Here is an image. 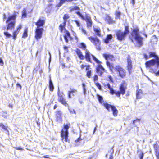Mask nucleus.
<instances>
[{"mask_svg": "<svg viewBox=\"0 0 159 159\" xmlns=\"http://www.w3.org/2000/svg\"><path fill=\"white\" fill-rule=\"evenodd\" d=\"M149 56L150 57H154L155 59L147 61L145 63L146 67L151 68L152 66H155L156 68V71L154 70H152L156 76H159V58L156 55L155 52H150Z\"/></svg>", "mask_w": 159, "mask_h": 159, "instance_id": "f257e3e1", "label": "nucleus"}, {"mask_svg": "<svg viewBox=\"0 0 159 159\" xmlns=\"http://www.w3.org/2000/svg\"><path fill=\"white\" fill-rule=\"evenodd\" d=\"M16 15H14L8 17L7 20L6 21V23H8L6 31L5 27H4L3 29L5 30L4 34V35L8 38L12 37V36L7 32L9 30H11L14 28L15 24V19Z\"/></svg>", "mask_w": 159, "mask_h": 159, "instance_id": "f03ea898", "label": "nucleus"}, {"mask_svg": "<svg viewBox=\"0 0 159 159\" xmlns=\"http://www.w3.org/2000/svg\"><path fill=\"white\" fill-rule=\"evenodd\" d=\"M132 38L131 40L133 42L134 40L135 43L138 47H140L143 45V38L139 34V29L136 27L133 30V32L131 33Z\"/></svg>", "mask_w": 159, "mask_h": 159, "instance_id": "7ed1b4c3", "label": "nucleus"}, {"mask_svg": "<svg viewBox=\"0 0 159 159\" xmlns=\"http://www.w3.org/2000/svg\"><path fill=\"white\" fill-rule=\"evenodd\" d=\"M107 65L110 69V70L111 72H113V70L114 69L116 71L118 72L120 76L122 78H124L125 76V71L120 66H118L115 67L112 66V65L110 64V63L108 61H107Z\"/></svg>", "mask_w": 159, "mask_h": 159, "instance_id": "20e7f679", "label": "nucleus"}, {"mask_svg": "<svg viewBox=\"0 0 159 159\" xmlns=\"http://www.w3.org/2000/svg\"><path fill=\"white\" fill-rule=\"evenodd\" d=\"M80 47L83 49L84 50H85V57L87 61L88 62H91L90 57L91 56L93 59L94 60L96 63L98 64H100L101 63V62L99 60L97 59L95 57L92 55H91L89 52L87 50V49H86V46L84 43H81L80 44Z\"/></svg>", "mask_w": 159, "mask_h": 159, "instance_id": "39448f33", "label": "nucleus"}, {"mask_svg": "<svg viewBox=\"0 0 159 159\" xmlns=\"http://www.w3.org/2000/svg\"><path fill=\"white\" fill-rule=\"evenodd\" d=\"M129 32V28L127 26L125 27V31L124 32H122L120 30L118 31L116 34L117 39L120 41L124 40L126 35Z\"/></svg>", "mask_w": 159, "mask_h": 159, "instance_id": "423d86ee", "label": "nucleus"}, {"mask_svg": "<svg viewBox=\"0 0 159 159\" xmlns=\"http://www.w3.org/2000/svg\"><path fill=\"white\" fill-rule=\"evenodd\" d=\"M69 127L68 125H66L64 126V129H63L61 131V137L63 140L65 139L64 141L66 142H67L68 141V129Z\"/></svg>", "mask_w": 159, "mask_h": 159, "instance_id": "0eeeda50", "label": "nucleus"}, {"mask_svg": "<svg viewBox=\"0 0 159 159\" xmlns=\"http://www.w3.org/2000/svg\"><path fill=\"white\" fill-rule=\"evenodd\" d=\"M88 39L93 43L96 46V48L98 50H100V42L99 39L97 38H93L92 36L88 37Z\"/></svg>", "mask_w": 159, "mask_h": 159, "instance_id": "6e6552de", "label": "nucleus"}, {"mask_svg": "<svg viewBox=\"0 0 159 159\" xmlns=\"http://www.w3.org/2000/svg\"><path fill=\"white\" fill-rule=\"evenodd\" d=\"M104 106L106 109L109 111H110V109L111 108L113 111V114L114 116H116L117 115L118 110L115 106H112L108 104L107 103H104Z\"/></svg>", "mask_w": 159, "mask_h": 159, "instance_id": "1a4fd4ad", "label": "nucleus"}, {"mask_svg": "<svg viewBox=\"0 0 159 159\" xmlns=\"http://www.w3.org/2000/svg\"><path fill=\"white\" fill-rule=\"evenodd\" d=\"M62 93H60L59 89H58V100L59 102L61 103L63 105L66 107H67L68 106V104L63 98L62 95Z\"/></svg>", "mask_w": 159, "mask_h": 159, "instance_id": "9d476101", "label": "nucleus"}, {"mask_svg": "<svg viewBox=\"0 0 159 159\" xmlns=\"http://www.w3.org/2000/svg\"><path fill=\"white\" fill-rule=\"evenodd\" d=\"M43 30V28H38L36 29L35 32V37L37 40L40 39L42 37Z\"/></svg>", "mask_w": 159, "mask_h": 159, "instance_id": "9b49d317", "label": "nucleus"}, {"mask_svg": "<svg viewBox=\"0 0 159 159\" xmlns=\"http://www.w3.org/2000/svg\"><path fill=\"white\" fill-rule=\"evenodd\" d=\"M126 88L124 86L123 84H121L120 87V91H117L115 93V94L118 97L120 96V94L124 95L125 93Z\"/></svg>", "mask_w": 159, "mask_h": 159, "instance_id": "f8f14e48", "label": "nucleus"}, {"mask_svg": "<svg viewBox=\"0 0 159 159\" xmlns=\"http://www.w3.org/2000/svg\"><path fill=\"white\" fill-rule=\"evenodd\" d=\"M127 67L129 74L131 73V70L132 68V61L129 56L127 57Z\"/></svg>", "mask_w": 159, "mask_h": 159, "instance_id": "ddd939ff", "label": "nucleus"}, {"mask_svg": "<svg viewBox=\"0 0 159 159\" xmlns=\"http://www.w3.org/2000/svg\"><path fill=\"white\" fill-rule=\"evenodd\" d=\"M69 18V16L68 14H65L64 15L63 17L64 22L62 24H61L59 26L60 27V28L61 30V31H62V30L63 29L64 26L66 25L67 20L68 18Z\"/></svg>", "mask_w": 159, "mask_h": 159, "instance_id": "4468645a", "label": "nucleus"}, {"mask_svg": "<svg viewBox=\"0 0 159 159\" xmlns=\"http://www.w3.org/2000/svg\"><path fill=\"white\" fill-rule=\"evenodd\" d=\"M86 22L87 27L89 28L91 27L92 24V22L91 17L87 14H85V20Z\"/></svg>", "mask_w": 159, "mask_h": 159, "instance_id": "2eb2a0df", "label": "nucleus"}, {"mask_svg": "<svg viewBox=\"0 0 159 159\" xmlns=\"http://www.w3.org/2000/svg\"><path fill=\"white\" fill-rule=\"evenodd\" d=\"M77 92V89L73 88L70 89V91H68V98H71V95L74 96Z\"/></svg>", "mask_w": 159, "mask_h": 159, "instance_id": "dca6fc26", "label": "nucleus"}, {"mask_svg": "<svg viewBox=\"0 0 159 159\" xmlns=\"http://www.w3.org/2000/svg\"><path fill=\"white\" fill-rule=\"evenodd\" d=\"M55 113L57 121L58 122L61 121L62 115L61 111H56Z\"/></svg>", "mask_w": 159, "mask_h": 159, "instance_id": "f3484780", "label": "nucleus"}, {"mask_svg": "<svg viewBox=\"0 0 159 159\" xmlns=\"http://www.w3.org/2000/svg\"><path fill=\"white\" fill-rule=\"evenodd\" d=\"M97 72L100 74V75H102L103 72L105 71V69L101 65H98L96 68Z\"/></svg>", "mask_w": 159, "mask_h": 159, "instance_id": "a211bd4d", "label": "nucleus"}, {"mask_svg": "<svg viewBox=\"0 0 159 159\" xmlns=\"http://www.w3.org/2000/svg\"><path fill=\"white\" fill-rule=\"evenodd\" d=\"M103 56L107 60H110L112 61L115 60L114 57L111 55L105 54H103Z\"/></svg>", "mask_w": 159, "mask_h": 159, "instance_id": "6ab92c4d", "label": "nucleus"}, {"mask_svg": "<svg viewBox=\"0 0 159 159\" xmlns=\"http://www.w3.org/2000/svg\"><path fill=\"white\" fill-rule=\"evenodd\" d=\"M105 20L109 24H113L115 23V21L113 20V19L108 15H106Z\"/></svg>", "mask_w": 159, "mask_h": 159, "instance_id": "aec40b11", "label": "nucleus"}, {"mask_svg": "<svg viewBox=\"0 0 159 159\" xmlns=\"http://www.w3.org/2000/svg\"><path fill=\"white\" fill-rule=\"evenodd\" d=\"M64 38L65 41L66 43H68V39H71L70 33L67 31H66L65 32V34L64 35Z\"/></svg>", "mask_w": 159, "mask_h": 159, "instance_id": "412c9836", "label": "nucleus"}, {"mask_svg": "<svg viewBox=\"0 0 159 159\" xmlns=\"http://www.w3.org/2000/svg\"><path fill=\"white\" fill-rule=\"evenodd\" d=\"M136 98L140 99L143 95L142 90L140 89H137L136 90Z\"/></svg>", "mask_w": 159, "mask_h": 159, "instance_id": "4be33fe9", "label": "nucleus"}, {"mask_svg": "<svg viewBox=\"0 0 159 159\" xmlns=\"http://www.w3.org/2000/svg\"><path fill=\"white\" fill-rule=\"evenodd\" d=\"M22 28L21 25H20L19 27L17 28V30L15 31L13 33V39L15 40L16 39L17 35L18 34L20 30Z\"/></svg>", "mask_w": 159, "mask_h": 159, "instance_id": "5701e85b", "label": "nucleus"}, {"mask_svg": "<svg viewBox=\"0 0 159 159\" xmlns=\"http://www.w3.org/2000/svg\"><path fill=\"white\" fill-rule=\"evenodd\" d=\"M45 21L43 20L39 19L36 23V25L38 27L43 26L44 24Z\"/></svg>", "mask_w": 159, "mask_h": 159, "instance_id": "b1692460", "label": "nucleus"}, {"mask_svg": "<svg viewBox=\"0 0 159 159\" xmlns=\"http://www.w3.org/2000/svg\"><path fill=\"white\" fill-rule=\"evenodd\" d=\"M76 52L80 59L83 60L84 59V56L83 55L82 52L80 50L77 49Z\"/></svg>", "mask_w": 159, "mask_h": 159, "instance_id": "393cba45", "label": "nucleus"}, {"mask_svg": "<svg viewBox=\"0 0 159 159\" xmlns=\"http://www.w3.org/2000/svg\"><path fill=\"white\" fill-rule=\"evenodd\" d=\"M49 88L50 90L51 91H52L54 89V86L50 77L49 81Z\"/></svg>", "mask_w": 159, "mask_h": 159, "instance_id": "a878e982", "label": "nucleus"}, {"mask_svg": "<svg viewBox=\"0 0 159 159\" xmlns=\"http://www.w3.org/2000/svg\"><path fill=\"white\" fill-rule=\"evenodd\" d=\"M112 38V36L111 34H109L107 35L106 39L105 40V42L106 43H109V40L111 39Z\"/></svg>", "mask_w": 159, "mask_h": 159, "instance_id": "bb28decb", "label": "nucleus"}, {"mask_svg": "<svg viewBox=\"0 0 159 159\" xmlns=\"http://www.w3.org/2000/svg\"><path fill=\"white\" fill-rule=\"evenodd\" d=\"M115 14L116 15L115 19H120L121 12L120 11H116Z\"/></svg>", "mask_w": 159, "mask_h": 159, "instance_id": "cd10ccee", "label": "nucleus"}, {"mask_svg": "<svg viewBox=\"0 0 159 159\" xmlns=\"http://www.w3.org/2000/svg\"><path fill=\"white\" fill-rule=\"evenodd\" d=\"M94 30L96 33L97 35L99 36H101L100 29L94 28Z\"/></svg>", "mask_w": 159, "mask_h": 159, "instance_id": "c85d7f7f", "label": "nucleus"}, {"mask_svg": "<svg viewBox=\"0 0 159 159\" xmlns=\"http://www.w3.org/2000/svg\"><path fill=\"white\" fill-rule=\"evenodd\" d=\"M27 32H28L27 28H25L24 30V32L23 34L22 38H25L27 36V35H28Z\"/></svg>", "mask_w": 159, "mask_h": 159, "instance_id": "c756f323", "label": "nucleus"}, {"mask_svg": "<svg viewBox=\"0 0 159 159\" xmlns=\"http://www.w3.org/2000/svg\"><path fill=\"white\" fill-rule=\"evenodd\" d=\"M82 87L84 93L85 95L86 93V85L84 83H83L82 84Z\"/></svg>", "mask_w": 159, "mask_h": 159, "instance_id": "7c9ffc66", "label": "nucleus"}, {"mask_svg": "<svg viewBox=\"0 0 159 159\" xmlns=\"http://www.w3.org/2000/svg\"><path fill=\"white\" fill-rule=\"evenodd\" d=\"M0 127L3 129L4 130H7V126L4 125L2 123L0 124Z\"/></svg>", "mask_w": 159, "mask_h": 159, "instance_id": "2f4dec72", "label": "nucleus"}, {"mask_svg": "<svg viewBox=\"0 0 159 159\" xmlns=\"http://www.w3.org/2000/svg\"><path fill=\"white\" fill-rule=\"evenodd\" d=\"M76 13L79 15L83 20H85V18L84 16L80 12H76Z\"/></svg>", "mask_w": 159, "mask_h": 159, "instance_id": "473e14b6", "label": "nucleus"}, {"mask_svg": "<svg viewBox=\"0 0 159 159\" xmlns=\"http://www.w3.org/2000/svg\"><path fill=\"white\" fill-rule=\"evenodd\" d=\"M70 11H71L74 10H79L80 9L79 7L78 6H75L74 7H70Z\"/></svg>", "mask_w": 159, "mask_h": 159, "instance_id": "72a5a7b5", "label": "nucleus"}, {"mask_svg": "<svg viewBox=\"0 0 159 159\" xmlns=\"http://www.w3.org/2000/svg\"><path fill=\"white\" fill-rule=\"evenodd\" d=\"M98 98L99 102L100 103H102L103 101V98L102 97L99 95H98Z\"/></svg>", "mask_w": 159, "mask_h": 159, "instance_id": "f704fd0d", "label": "nucleus"}, {"mask_svg": "<svg viewBox=\"0 0 159 159\" xmlns=\"http://www.w3.org/2000/svg\"><path fill=\"white\" fill-rule=\"evenodd\" d=\"M26 10H25V8L24 10L23 11H22V16L23 17L25 18L26 17Z\"/></svg>", "mask_w": 159, "mask_h": 159, "instance_id": "c9c22d12", "label": "nucleus"}, {"mask_svg": "<svg viewBox=\"0 0 159 159\" xmlns=\"http://www.w3.org/2000/svg\"><path fill=\"white\" fill-rule=\"evenodd\" d=\"M68 109L69 110V111L70 113H72V114H73V113H74L75 114H76V112L74 109H70L69 108V107H68Z\"/></svg>", "mask_w": 159, "mask_h": 159, "instance_id": "e433bc0d", "label": "nucleus"}, {"mask_svg": "<svg viewBox=\"0 0 159 159\" xmlns=\"http://www.w3.org/2000/svg\"><path fill=\"white\" fill-rule=\"evenodd\" d=\"M95 84L98 87V88L100 89H101V86L100 84L98 82H95Z\"/></svg>", "mask_w": 159, "mask_h": 159, "instance_id": "4c0bfd02", "label": "nucleus"}, {"mask_svg": "<svg viewBox=\"0 0 159 159\" xmlns=\"http://www.w3.org/2000/svg\"><path fill=\"white\" fill-rule=\"evenodd\" d=\"M91 75V71L90 70H89L87 73V75L89 78H90Z\"/></svg>", "mask_w": 159, "mask_h": 159, "instance_id": "58836bf2", "label": "nucleus"}, {"mask_svg": "<svg viewBox=\"0 0 159 159\" xmlns=\"http://www.w3.org/2000/svg\"><path fill=\"white\" fill-rule=\"evenodd\" d=\"M110 90V93L113 95V94L114 93H115H115L114 91V90L113 89V88H111V89H109Z\"/></svg>", "mask_w": 159, "mask_h": 159, "instance_id": "ea45409f", "label": "nucleus"}, {"mask_svg": "<svg viewBox=\"0 0 159 159\" xmlns=\"http://www.w3.org/2000/svg\"><path fill=\"white\" fill-rule=\"evenodd\" d=\"M3 62L2 60L0 58V65L1 66H3Z\"/></svg>", "mask_w": 159, "mask_h": 159, "instance_id": "a19ab883", "label": "nucleus"}, {"mask_svg": "<svg viewBox=\"0 0 159 159\" xmlns=\"http://www.w3.org/2000/svg\"><path fill=\"white\" fill-rule=\"evenodd\" d=\"M156 156L157 159H159V151L158 152H156Z\"/></svg>", "mask_w": 159, "mask_h": 159, "instance_id": "79ce46f5", "label": "nucleus"}, {"mask_svg": "<svg viewBox=\"0 0 159 159\" xmlns=\"http://www.w3.org/2000/svg\"><path fill=\"white\" fill-rule=\"evenodd\" d=\"M98 80V76L97 75H96L94 76V81L95 82L96 81Z\"/></svg>", "mask_w": 159, "mask_h": 159, "instance_id": "37998d69", "label": "nucleus"}, {"mask_svg": "<svg viewBox=\"0 0 159 159\" xmlns=\"http://www.w3.org/2000/svg\"><path fill=\"white\" fill-rule=\"evenodd\" d=\"M137 121H138V122H139L140 121V120L139 119H137L134 120L133 122V125H134L135 124V123Z\"/></svg>", "mask_w": 159, "mask_h": 159, "instance_id": "c03bdc74", "label": "nucleus"}, {"mask_svg": "<svg viewBox=\"0 0 159 159\" xmlns=\"http://www.w3.org/2000/svg\"><path fill=\"white\" fill-rule=\"evenodd\" d=\"M75 21L76 24L77 26L78 27H79L80 26V22L77 20H75Z\"/></svg>", "mask_w": 159, "mask_h": 159, "instance_id": "a18cd8bd", "label": "nucleus"}, {"mask_svg": "<svg viewBox=\"0 0 159 159\" xmlns=\"http://www.w3.org/2000/svg\"><path fill=\"white\" fill-rule=\"evenodd\" d=\"M82 32L84 34L87 35V33L86 31L83 28H82Z\"/></svg>", "mask_w": 159, "mask_h": 159, "instance_id": "49530a36", "label": "nucleus"}, {"mask_svg": "<svg viewBox=\"0 0 159 159\" xmlns=\"http://www.w3.org/2000/svg\"><path fill=\"white\" fill-rule=\"evenodd\" d=\"M15 148L18 150H23L22 148H21L20 147H16V148Z\"/></svg>", "mask_w": 159, "mask_h": 159, "instance_id": "de8ad7c7", "label": "nucleus"}, {"mask_svg": "<svg viewBox=\"0 0 159 159\" xmlns=\"http://www.w3.org/2000/svg\"><path fill=\"white\" fill-rule=\"evenodd\" d=\"M82 139L80 138H79L78 139H77L76 140H75V141L76 142H80V141L82 140Z\"/></svg>", "mask_w": 159, "mask_h": 159, "instance_id": "09e8293b", "label": "nucleus"}, {"mask_svg": "<svg viewBox=\"0 0 159 159\" xmlns=\"http://www.w3.org/2000/svg\"><path fill=\"white\" fill-rule=\"evenodd\" d=\"M143 153H142L141 155H139V157L140 158V159H143Z\"/></svg>", "mask_w": 159, "mask_h": 159, "instance_id": "8fccbe9b", "label": "nucleus"}, {"mask_svg": "<svg viewBox=\"0 0 159 159\" xmlns=\"http://www.w3.org/2000/svg\"><path fill=\"white\" fill-rule=\"evenodd\" d=\"M107 88L109 89H111L112 88H111V86L110 84H108L107 85Z\"/></svg>", "mask_w": 159, "mask_h": 159, "instance_id": "3c124183", "label": "nucleus"}, {"mask_svg": "<svg viewBox=\"0 0 159 159\" xmlns=\"http://www.w3.org/2000/svg\"><path fill=\"white\" fill-rule=\"evenodd\" d=\"M131 3H132L133 5L134 6L135 4V0H131Z\"/></svg>", "mask_w": 159, "mask_h": 159, "instance_id": "603ef678", "label": "nucleus"}, {"mask_svg": "<svg viewBox=\"0 0 159 159\" xmlns=\"http://www.w3.org/2000/svg\"><path fill=\"white\" fill-rule=\"evenodd\" d=\"M109 78L111 81L112 82V78L111 76H109Z\"/></svg>", "mask_w": 159, "mask_h": 159, "instance_id": "864d4df0", "label": "nucleus"}, {"mask_svg": "<svg viewBox=\"0 0 159 159\" xmlns=\"http://www.w3.org/2000/svg\"><path fill=\"white\" fill-rule=\"evenodd\" d=\"M64 49L66 50L67 51L68 50V47L67 46H65L64 47Z\"/></svg>", "mask_w": 159, "mask_h": 159, "instance_id": "5fc2aeb1", "label": "nucleus"}, {"mask_svg": "<svg viewBox=\"0 0 159 159\" xmlns=\"http://www.w3.org/2000/svg\"><path fill=\"white\" fill-rule=\"evenodd\" d=\"M113 159V156L112 155H111L109 157V159Z\"/></svg>", "mask_w": 159, "mask_h": 159, "instance_id": "6e6d98bb", "label": "nucleus"}, {"mask_svg": "<svg viewBox=\"0 0 159 159\" xmlns=\"http://www.w3.org/2000/svg\"><path fill=\"white\" fill-rule=\"evenodd\" d=\"M57 107V106L56 105H55L54 106V109H55Z\"/></svg>", "mask_w": 159, "mask_h": 159, "instance_id": "4d7b16f0", "label": "nucleus"}, {"mask_svg": "<svg viewBox=\"0 0 159 159\" xmlns=\"http://www.w3.org/2000/svg\"><path fill=\"white\" fill-rule=\"evenodd\" d=\"M9 107H11V108H12L13 107V106L11 104H9V105H8Z\"/></svg>", "mask_w": 159, "mask_h": 159, "instance_id": "13d9d810", "label": "nucleus"}, {"mask_svg": "<svg viewBox=\"0 0 159 159\" xmlns=\"http://www.w3.org/2000/svg\"><path fill=\"white\" fill-rule=\"evenodd\" d=\"M96 127L94 129V131H93V134H94L96 130Z\"/></svg>", "mask_w": 159, "mask_h": 159, "instance_id": "bf43d9fd", "label": "nucleus"}, {"mask_svg": "<svg viewBox=\"0 0 159 159\" xmlns=\"http://www.w3.org/2000/svg\"><path fill=\"white\" fill-rule=\"evenodd\" d=\"M17 86H19L20 87V89H21V86L20 84H17Z\"/></svg>", "mask_w": 159, "mask_h": 159, "instance_id": "052dcab7", "label": "nucleus"}, {"mask_svg": "<svg viewBox=\"0 0 159 159\" xmlns=\"http://www.w3.org/2000/svg\"><path fill=\"white\" fill-rule=\"evenodd\" d=\"M3 18H4V19L6 18V15H5V14H4L3 15Z\"/></svg>", "mask_w": 159, "mask_h": 159, "instance_id": "680f3d73", "label": "nucleus"}, {"mask_svg": "<svg viewBox=\"0 0 159 159\" xmlns=\"http://www.w3.org/2000/svg\"><path fill=\"white\" fill-rule=\"evenodd\" d=\"M85 67V66H84V65H81V68L83 69V68H84V67Z\"/></svg>", "mask_w": 159, "mask_h": 159, "instance_id": "e2e57ef3", "label": "nucleus"}, {"mask_svg": "<svg viewBox=\"0 0 159 159\" xmlns=\"http://www.w3.org/2000/svg\"><path fill=\"white\" fill-rule=\"evenodd\" d=\"M47 155H46V156H44L43 157L44 158H48V157H47Z\"/></svg>", "mask_w": 159, "mask_h": 159, "instance_id": "0e129e2a", "label": "nucleus"}, {"mask_svg": "<svg viewBox=\"0 0 159 159\" xmlns=\"http://www.w3.org/2000/svg\"><path fill=\"white\" fill-rule=\"evenodd\" d=\"M75 39H76L77 40H77H78V37H77V36H75Z\"/></svg>", "mask_w": 159, "mask_h": 159, "instance_id": "69168bd1", "label": "nucleus"}, {"mask_svg": "<svg viewBox=\"0 0 159 159\" xmlns=\"http://www.w3.org/2000/svg\"><path fill=\"white\" fill-rule=\"evenodd\" d=\"M37 70H36V69H35L33 71L34 72L35 71L36 72Z\"/></svg>", "mask_w": 159, "mask_h": 159, "instance_id": "338daca9", "label": "nucleus"}, {"mask_svg": "<svg viewBox=\"0 0 159 159\" xmlns=\"http://www.w3.org/2000/svg\"><path fill=\"white\" fill-rule=\"evenodd\" d=\"M49 56H50V59L51 57V54H50V52H49Z\"/></svg>", "mask_w": 159, "mask_h": 159, "instance_id": "774afa93", "label": "nucleus"}]
</instances>
